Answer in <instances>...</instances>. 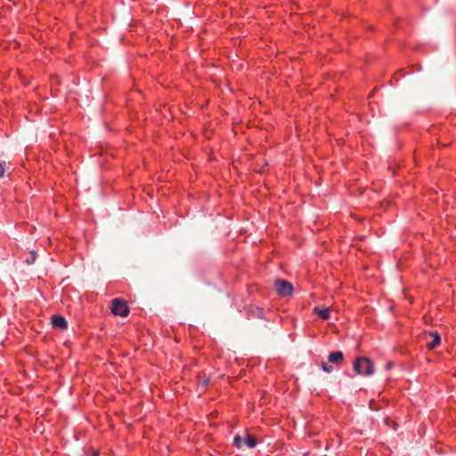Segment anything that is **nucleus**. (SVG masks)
<instances>
[{
    "mask_svg": "<svg viewBox=\"0 0 456 456\" xmlns=\"http://www.w3.org/2000/svg\"><path fill=\"white\" fill-rule=\"evenodd\" d=\"M344 355L341 351L332 352L328 356L329 362L340 365L343 362Z\"/></svg>",
    "mask_w": 456,
    "mask_h": 456,
    "instance_id": "0eeeda50",
    "label": "nucleus"
},
{
    "mask_svg": "<svg viewBox=\"0 0 456 456\" xmlns=\"http://www.w3.org/2000/svg\"><path fill=\"white\" fill-rule=\"evenodd\" d=\"M427 339L430 338V340H427V346L429 349L436 348L440 344V336L437 332H430L427 335Z\"/></svg>",
    "mask_w": 456,
    "mask_h": 456,
    "instance_id": "20e7f679",
    "label": "nucleus"
},
{
    "mask_svg": "<svg viewBox=\"0 0 456 456\" xmlns=\"http://www.w3.org/2000/svg\"><path fill=\"white\" fill-rule=\"evenodd\" d=\"M52 323L54 328L60 330H65L68 326L66 319L61 315H53L52 317Z\"/></svg>",
    "mask_w": 456,
    "mask_h": 456,
    "instance_id": "423d86ee",
    "label": "nucleus"
},
{
    "mask_svg": "<svg viewBox=\"0 0 456 456\" xmlns=\"http://www.w3.org/2000/svg\"><path fill=\"white\" fill-rule=\"evenodd\" d=\"M244 445L250 449L254 448L256 445V438L249 434H246L244 437Z\"/></svg>",
    "mask_w": 456,
    "mask_h": 456,
    "instance_id": "6e6552de",
    "label": "nucleus"
},
{
    "mask_svg": "<svg viewBox=\"0 0 456 456\" xmlns=\"http://www.w3.org/2000/svg\"><path fill=\"white\" fill-rule=\"evenodd\" d=\"M36 257H37V252L36 251H31L30 252V256L26 259V263L28 265L34 264L35 261H36Z\"/></svg>",
    "mask_w": 456,
    "mask_h": 456,
    "instance_id": "9d476101",
    "label": "nucleus"
},
{
    "mask_svg": "<svg viewBox=\"0 0 456 456\" xmlns=\"http://www.w3.org/2000/svg\"><path fill=\"white\" fill-rule=\"evenodd\" d=\"M322 368L323 371L328 372V373H330L333 370V368L331 366H330L327 362H322Z\"/></svg>",
    "mask_w": 456,
    "mask_h": 456,
    "instance_id": "9b49d317",
    "label": "nucleus"
},
{
    "mask_svg": "<svg viewBox=\"0 0 456 456\" xmlns=\"http://www.w3.org/2000/svg\"><path fill=\"white\" fill-rule=\"evenodd\" d=\"M111 312L115 315L125 317L128 314L129 309L126 303L119 298L112 300Z\"/></svg>",
    "mask_w": 456,
    "mask_h": 456,
    "instance_id": "f03ea898",
    "label": "nucleus"
},
{
    "mask_svg": "<svg viewBox=\"0 0 456 456\" xmlns=\"http://www.w3.org/2000/svg\"><path fill=\"white\" fill-rule=\"evenodd\" d=\"M5 170V162L0 161V177H2L4 174Z\"/></svg>",
    "mask_w": 456,
    "mask_h": 456,
    "instance_id": "f8f14e48",
    "label": "nucleus"
},
{
    "mask_svg": "<svg viewBox=\"0 0 456 456\" xmlns=\"http://www.w3.org/2000/svg\"><path fill=\"white\" fill-rule=\"evenodd\" d=\"M275 289L281 297H287L291 295L293 287L289 281L277 280L275 282Z\"/></svg>",
    "mask_w": 456,
    "mask_h": 456,
    "instance_id": "7ed1b4c3",
    "label": "nucleus"
},
{
    "mask_svg": "<svg viewBox=\"0 0 456 456\" xmlns=\"http://www.w3.org/2000/svg\"><path fill=\"white\" fill-rule=\"evenodd\" d=\"M94 456H98V452H94Z\"/></svg>",
    "mask_w": 456,
    "mask_h": 456,
    "instance_id": "ddd939ff",
    "label": "nucleus"
},
{
    "mask_svg": "<svg viewBox=\"0 0 456 456\" xmlns=\"http://www.w3.org/2000/svg\"><path fill=\"white\" fill-rule=\"evenodd\" d=\"M234 444L238 447V448H240L244 445V437H241L240 436H236L234 437Z\"/></svg>",
    "mask_w": 456,
    "mask_h": 456,
    "instance_id": "1a4fd4ad",
    "label": "nucleus"
},
{
    "mask_svg": "<svg viewBox=\"0 0 456 456\" xmlns=\"http://www.w3.org/2000/svg\"><path fill=\"white\" fill-rule=\"evenodd\" d=\"M354 370L359 375L369 376L374 373L372 362L367 357H359L354 362Z\"/></svg>",
    "mask_w": 456,
    "mask_h": 456,
    "instance_id": "f257e3e1",
    "label": "nucleus"
},
{
    "mask_svg": "<svg viewBox=\"0 0 456 456\" xmlns=\"http://www.w3.org/2000/svg\"><path fill=\"white\" fill-rule=\"evenodd\" d=\"M313 312L321 320L326 321L330 318L331 309L330 307L320 308L319 306H316L314 308Z\"/></svg>",
    "mask_w": 456,
    "mask_h": 456,
    "instance_id": "39448f33",
    "label": "nucleus"
}]
</instances>
